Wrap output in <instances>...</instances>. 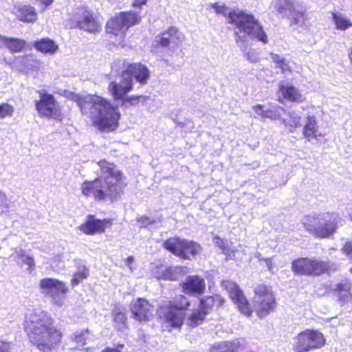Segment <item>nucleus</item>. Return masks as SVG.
Instances as JSON below:
<instances>
[{
	"instance_id": "1",
	"label": "nucleus",
	"mask_w": 352,
	"mask_h": 352,
	"mask_svg": "<svg viewBox=\"0 0 352 352\" xmlns=\"http://www.w3.org/2000/svg\"><path fill=\"white\" fill-rule=\"evenodd\" d=\"M98 165L100 175L81 184L82 195L96 201H117L124 195L127 186L124 173L114 163L104 159L98 161Z\"/></svg>"
},
{
	"instance_id": "2",
	"label": "nucleus",
	"mask_w": 352,
	"mask_h": 352,
	"mask_svg": "<svg viewBox=\"0 0 352 352\" xmlns=\"http://www.w3.org/2000/svg\"><path fill=\"white\" fill-rule=\"evenodd\" d=\"M69 98L75 102L81 113L87 116L91 125L101 132L115 131L119 126L121 114L118 107L110 100L95 94H70Z\"/></svg>"
},
{
	"instance_id": "3",
	"label": "nucleus",
	"mask_w": 352,
	"mask_h": 352,
	"mask_svg": "<svg viewBox=\"0 0 352 352\" xmlns=\"http://www.w3.org/2000/svg\"><path fill=\"white\" fill-rule=\"evenodd\" d=\"M46 311H34L25 316L24 331L29 342L43 352H52L62 342L63 333Z\"/></svg>"
},
{
	"instance_id": "4",
	"label": "nucleus",
	"mask_w": 352,
	"mask_h": 352,
	"mask_svg": "<svg viewBox=\"0 0 352 352\" xmlns=\"http://www.w3.org/2000/svg\"><path fill=\"white\" fill-rule=\"evenodd\" d=\"M228 23L234 25L236 41L243 42L247 36L267 44L268 36L263 26L252 13L244 10H233L228 15Z\"/></svg>"
},
{
	"instance_id": "5",
	"label": "nucleus",
	"mask_w": 352,
	"mask_h": 352,
	"mask_svg": "<svg viewBox=\"0 0 352 352\" xmlns=\"http://www.w3.org/2000/svg\"><path fill=\"white\" fill-rule=\"evenodd\" d=\"M343 219L337 212L305 215L302 221L305 230L317 239H329L336 234Z\"/></svg>"
},
{
	"instance_id": "6",
	"label": "nucleus",
	"mask_w": 352,
	"mask_h": 352,
	"mask_svg": "<svg viewBox=\"0 0 352 352\" xmlns=\"http://www.w3.org/2000/svg\"><path fill=\"white\" fill-rule=\"evenodd\" d=\"M190 305V300L184 294H179L164 301L158 309L164 314V322L171 329L179 330L184 323L186 311Z\"/></svg>"
},
{
	"instance_id": "7",
	"label": "nucleus",
	"mask_w": 352,
	"mask_h": 352,
	"mask_svg": "<svg viewBox=\"0 0 352 352\" xmlns=\"http://www.w3.org/2000/svg\"><path fill=\"white\" fill-rule=\"evenodd\" d=\"M141 16L132 10L123 11L115 14L107 21L104 29L107 34L114 38L119 43L124 42L128 30L138 24Z\"/></svg>"
},
{
	"instance_id": "8",
	"label": "nucleus",
	"mask_w": 352,
	"mask_h": 352,
	"mask_svg": "<svg viewBox=\"0 0 352 352\" xmlns=\"http://www.w3.org/2000/svg\"><path fill=\"white\" fill-rule=\"evenodd\" d=\"M291 270L294 275L319 276L329 274L332 270L329 261L308 256H300L291 262Z\"/></svg>"
},
{
	"instance_id": "9",
	"label": "nucleus",
	"mask_w": 352,
	"mask_h": 352,
	"mask_svg": "<svg viewBox=\"0 0 352 352\" xmlns=\"http://www.w3.org/2000/svg\"><path fill=\"white\" fill-rule=\"evenodd\" d=\"M162 246L167 252L183 260L195 258L201 250L197 242L178 236L167 238L163 241Z\"/></svg>"
},
{
	"instance_id": "10",
	"label": "nucleus",
	"mask_w": 352,
	"mask_h": 352,
	"mask_svg": "<svg viewBox=\"0 0 352 352\" xmlns=\"http://www.w3.org/2000/svg\"><path fill=\"white\" fill-rule=\"evenodd\" d=\"M39 98L35 100V109L41 117L61 122L65 117L55 96L44 90H38Z\"/></svg>"
},
{
	"instance_id": "11",
	"label": "nucleus",
	"mask_w": 352,
	"mask_h": 352,
	"mask_svg": "<svg viewBox=\"0 0 352 352\" xmlns=\"http://www.w3.org/2000/svg\"><path fill=\"white\" fill-rule=\"evenodd\" d=\"M325 344L326 339L322 332L307 329L295 336L293 350L295 352H309L321 349Z\"/></svg>"
},
{
	"instance_id": "12",
	"label": "nucleus",
	"mask_w": 352,
	"mask_h": 352,
	"mask_svg": "<svg viewBox=\"0 0 352 352\" xmlns=\"http://www.w3.org/2000/svg\"><path fill=\"white\" fill-rule=\"evenodd\" d=\"M254 309L258 317L264 318L275 310L276 301L270 286L263 283L258 284L254 287Z\"/></svg>"
},
{
	"instance_id": "13",
	"label": "nucleus",
	"mask_w": 352,
	"mask_h": 352,
	"mask_svg": "<svg viewBox=\"0 0 352 352\" xmlns=\"http://www.w3.org/2000/svg\"><path fill=\"white\" fill-rule=\"evenodd\" d=\"M221 287L227 292L229 298L238 311L246 317H251L254 311L251 302L245 296L238 283L232 280H223Z\"/></svg>"
},
{
	"instance_id": "14",
	"label": "nucleus",
	"mask_w": 352,
	"mask_h": 352,
	"mask_svg": "<svg viewBox=\"0 0 352 352\" xmlns=\"http://www.w3.org/2000/svg\"><path fill=\"white\" fill-rule=\"evenodd\" d=\"M71 28L79 29L85 32L97 34L102 30L101 23L92 11L85 10L80 16L69 19Z\"/></svg>"
},
{
	"instance_id": "15",
	"label": "nucleus",
	"mask_w": 352,
	"mask_h": 352,
	"mask_svg": "<svg viewBox=\"0 0 352 352\" xmlns=\"http://www.w3.org/2000/svg\"><path fill=\"white\" fill-rule=\"evenodd\" d=\"M120 76L126 80L131 79V82L135 80L144 85L150 78V71L147 66L141 62L126 63L123 65Z\"/></svg>"
},
{
	"instance_id": "16",
	"label": "nucleus",
	"mask_w": 352,
	"mask_h": 352,
	"mask_svg": "<svg viewBox=\"0 0 352 352\" xmlns=\"http://www.w3.org/2000/svg\"><path fill=\"white\" fill-rule=\"evenodd\" d=\"M131 318L138 322L146 323L153 316L154 306L146 298L133 299L129 305Z\"/></svg>"
},
{
	"instance_id": "17",
	"label": "nucleus",
	"mask_w": 352,
	"mask_h": 352,
	"mask_svg": "<svg viewBox=\"0 0 352 352\" xmlns=\"http://www.w3.org/2000/svg\"><path fill=\"white\" fill-rule=\"evenodd\" d=\"M113 219L111 218L97 219L94 214H89L86 220L81 223L78 229L86 235H95L102 234L107 228L113 225Z\"/></svg>"
},
{
	"instance_id": "18",
	"label": "nucleus",
	"mask_w": 352,
	"mask_h": 352,
	"mask_svg": "<svg viewBox=\"0 0 352 352\" xmlns=\"http://www.w3.org/2000/svg\"><path fill=\"white\" fill-rule=\"evenodd\" d=\"M182 292L190 296H201L206 289L205 279L199 275H190L179 285Z\"/></svg>"
},
{
	"instance_id": "19",
	"label": "nucleus",
	"mask_w": 352,
	"mask_h": 352,
	"mask_svg": "<svg viewBox=\"0 0 352 352\" xmlns=\"http://www.w3.org/2000/svg\"><path fill=\"white\" fill-rule=\"evenodd\" d=\"M184 39L183 34L177 27L170 26L156 36L155 43L157 46L168 47L171 43L178 46Z\"/></svg>"
},
{
	"instance_id": "20",
	"label": "nucleus",
	"mask_w": 352,
	"mask_h": 352,
	"mask_svg": "<svg viewBox=\"0 0 352 352\" xmlns=\"http://www.w3.org/2000/svg\"><path fill=\"white\" fill-rule=\"evenodd\" d=\"M107 89L115 101H122L133 89V82H131V79L122 78L120 82L111 81Z\"/></svg>"
},
{
	"instance_id": "21",
	"label": "nucleus",
	"mask_w": 352,
	"mask_h": 352,
	"mask_svg": "<svg viewBox=\"0 0 352 352\" xmlns=\"http://www.w3.org/2000/svg\"><path fill=\"white\" fill-rule=\"evenodd\" d=\"M332 292L340 306L349 303L352 301V281L349 278L342 280L336 284Z\"/></svg>"
},
{
	"instance_id": "22",
	"label": "nucleus",
	"mask_w": 352,
	"mask_h": 352,
	"mask_svg": "<svg viewBox=\"0 0 352 352\" xmlns=\"http://www.w3.org/2000/svg\"><path fill=\"white\" fill-rule=\"evenodd\" d=\"M278 91L280 92L282 96V100L278 99L280 102L285 100L287 102L299 104L306 100L305 96L298 87L293 85L280 84L278 85Z\"/></svg>"
},
{
	"instance_id": "23",
	"label": "nucleus",
	"mask_w": 352,
	"mask_h": 352,
	"mask_svg": "<svg viewBox=\"0 0 352 352\" xmlns=\"http://www.w3.org/2000/svg\"><path fill=\"white\" fill-rule=\"evenodd\" d=\"M12 13L16 19L24 23H34L37 21L38 14L36 8L30 4H17L12 9Z\"/></svg>"
},
{
	"instance_id": "24",
	"label": "nucleus",
	"mask_w": 352,
	"mask_h": 352,
	"mask_svg": "<svg viewBox=\"0 0 352 352\" xmlns=\"http://www.w3.org/2000/svg\"><path fill=\"white\" fill-rule=\"evenodd\" d=\"M225 299L218 294L208 295L199 298L197 309L208 316L213 309L217 303V307H223L225 304Z\"/></svg>"
},
{
	"instance_id": "25",
	"label": "nucleus",
	"mask_w": 352,
	"mask_h": 352,
	"mask_svg": "<svg viewBox=\"0 0 352 352\" xmlns=\"http://www.w3.org/2000/svg\"><path fill=\"white\" fill-rule=\"evenodd\" d=\"M39 287L43 292L47 294L54 292L56 294H65L68 291L64 282L52 278L41 279L39 282Z\"/></svg>"
},
{
	"instance_id": "26",
	"label": "nucleus",
	"mask_w": 352,
	"mask_h": 352,
	"mask_svg": "<svg viewBox=\"0 0 352 352\" xmlns=\"http://www.w3.org/2000/svg\"><path fill=\"white\" fill-rule=\"evenodd\" d=\"M111 316L115 328L118 331H124L128 328V319L122 305H115L111 311Z\"/></svg>"
},
{
	"instance_id": "27",
	"label": "nucleus",
	"mask_w": 352,
	"mask_h": 352,
	"mask_svg": "<svg viewBox=\"0 0 352 352\" xmlns=\"http://www.w3.org/2000/svg\"><path fill=\"white\" fill-rule=\"evenodd\" d=\"M302 134L308 141L322 136L321 133H318V122L314 116H308L306 118V122L302 129Z\"/></svg>"
},
{
	"instance_id": "28",
	"label": "nucleus",
	"mask_w": 352,
	"mask_h": 352,
	"mask_svg": "<svg viewBox=\"0 0 352 352\" xmlns=\"http://www.w3.org/2000/svg\"><path fill=\"white\" fill-rule=\"evenodd\" d=\"M33 46L37 51L43 54H54L58 48V45L47 37L35 41Z\"/></svg>"
},
{
	"instance_id": "29",
	"label": "nucleus",
	"mask_w": 352,
	"mask_h": 352,
	"mask_svg": "<svg viewBox=\"0 0 352 352\" xmlns=\"http://www.w3.org/2000/svg\"><path fill=\"white\" fill-rule=\"evenodd\" d=\"M207 316L200 310L194 309L187 317L186 325L190 328H195L201 325L206 320Z\"/></svg>"
},
{
	"instance_id": "30",
	"label": "nucleus",
	"mask_w": 352,
	"mask_h": 352,
	"mask_svg": "<svg viewBox=\"0 0 352 352\" xmlns=\"http://www.w3.org/2000/svg\"><path fill=\"white\" fill-rule=\"evenodd\" d=\"M26 47L27 43L25 40L15 37H8L6 48L10 53H20L24 51Z\"/></svg>"
},
{
	"instance_id": "31",
	"label": "nucleus",
	"mask_w": 352,
	"mask_h": 352,
	"mask_svg": "<svg viewBox=\"0 0 352 352\" xmlns=\"http://www.w3.org/2000/svg\"><path fill=\"white\" fill-rule=\"evenodd\" d=\"M274 8L278 14L283 17H287L294 8L293 0H276Z\"/></svg>"
},
{
	"instance_id": "32",
	"label": "nucleus",
	"mask_w": 352,
	"mask_h": 352,
	"mask_svg": "<svg viewBox=\"0 0 352 352\" xmlns=\"http://www.w3.org/2000/svg\"><path fill=\"white\" fill-rule=\"evenodd\" d=\"M270 56L273 62L276 64V67L280 69L282 73L285 74L292 72L293 69L289 65V62L285 58L274 53H271Z\"/></svg>"
},
{
	"instance_id": "33",
	"label": "nucleus",
	"mask_w": 352,
	"mask_h": 352,
	"mask_svg": "<svg viewBox=\"0 0 352 352\" xmlns=\"http://www.w3.org/2000/svg\"><path fill=\"white\" fill-rule=\"evenodd\" d=\"M89 275V268L82 265L78 271L74 273L71 279V285L75 287L83 280H86Z\"/></svg>"
},
{
	"instance_id": "34",
	"label": "nucleus",
	"mask_w": 352,
	"mask_h": 352,
	"mask_svg": "<svg viewBox=\"0 0 352 352\" xmlns=\"http://www.w3.org/2000/svg\"><path fill=\"white\" fill-rule=\"evenodd\" d=\"M287 17L292 25L303 24L307 19L305 10H295L294 8Z\"/></svg>"
},
{
	"instance_id": "35",
	"label": "nucleus",
	"mask_w": 352,
	"mask_h": 352,
	"mask_svg": "<svg viewBox=\"0 0 352 352\" xmlns=\"http://www.w3.org/2000/svg\"><path fill=\"white\" fill-rule=\"evenodd\" d=\"M331 15L337 30H345L352 27V22L343 17L341 14L332 12Z\"/></svg>"
},
{
	"instance_id": "36",
	"label": "nucleus",
	"mask_w": 352,
	"mask_h": 352,
	"mask_svg": "<svg viewBox=\"0 0 352 352\" xmlns=\"http://www.w3.org/2000/svg\"><path fill=\"white\" fill-rule=\"evenodd\" d=\"M149 97L144 95L126 96L121 102L126 106H138L140 103H144Z\"/></svg>"
},
{
	"instance_id": "37",
	"label": "nucleus",
	"mask_w": 352,
	"mask_h": 352,
	"mask_svg": "<svg viewBox=\"0 0 352 352\" xmlns=\"http://www.w3.org/2000/svg\"><path fill=\"white\" fill-rule=\"evenodd\" d=\"M14 112V107L8 102L0 103V118L12 117Z\"/></svg>"
},
{
	"instance_id": "38",
	"label": "nucleus",
	"mask_w": 352,
	"mask_h": 352,
	"mask_svg": "<svg viewBox=\"0 0 352 352\" xmlns=\"http://www.w3.org/2000/svg\"><path fill=\"white\" fill-rule=\"evenodd\" d=\"M279 109L280 107L275 105L273 106L272 108L265 110V112L263 113V118H267L272 120L278 119L280 117Z\"/></svg>"
},
{
	"instance_id": "39",
	"label": "nucleus",
	"mask_w": 352,
	"mask_h": 352,
	"mask_svg": "<svg viewBox=\"0 0 352 352\" xmlns=\"http://www.w3.org/2000/svg\"><path fill=\"white\" fill-rule=\"evenodd\" d=\"M340 251L343 255L352 261V240L345 241L342 244Z\"/></svg>"
},
{
	"instance_id": "40",
	"label": "nucleus",
	"mask_w": 352,
	"mask_h": 352,
	"mask_svg": "<svg viewBox=\"0 0 352 352\" xmlns=\"http://www.w3.org/2000/svg\"><path fill=\"white\" fill-rule=\"evenodd\" d=\"M162 278L168 280H176L177 276L172 267H166L162 274Z\"/></svg>"
},
{
	"instance_id": "41",
	"label": "nucleus",
	"mask_w": 352,
	"mask_h": 352,
	"mask_svg": "<svg viewBox=\"0 0 352 352\" xmlns=\"http://www.w3.org/2000/svg\"><path fill=\"white\" fill-rule=\"evenodd\" d=\"M88 331H82L80 332H76L72 336V340L76 343L85 344L86 342L85 335Z\"/></svg>"
},
{
	"instance_id": "42",
	"label": "nucleus",
	"mask_w": 352,
	"mask_h": 352,
	"mask_svg": "<svg viewBox=\"0 0 352 352\" xmlns=\"http://www.w3.org/2000/svg\"><path fill=\"white\" fill-rule=\"evenodd\" d=\"M124 347V344H117L115 347L107 346L104 348L100 352H122Z\"/></svg>"
},
{
	"instance_id": "43",
	"label": "nucleus",
	"mask_w": 352,
	"mask_h": 352,
	"mask_svg": "<svg viewBox=\"0 0 352 352\" xmlns=\"http://www.w3.org/2000/svg\"><path fill=\"white\" fill-rule=\"evenodd\" d=\"M17 256L19 258H23L25 257L24 262L30 267V268L32 269L34 267V258L32 256H25L24 253H21L20 254H18Z\"/></svg>"
},
{
	"instance_id": "44",
	"label": "nucleus",
	"mask_w": 352,
	"mask_h": 352,
	"mask_svg": "<svg viewBox=\"0 0 352 352\" xmlns=\"http://www.w3.org/2000/svg\"><path fill=\"white\" fill-rule=\"evenodd\" d=\"M210 6L214 8L216 12L219 14L224 13L226 10V6L224 4L219 5L218 3H211Z\"/></svg>"
},
{
	"instance_id": "45",
	"label": "nucleus",
	"mask_w": 352,
	"mask_h": 352,
	"mask_svg": "<svg viewBox=\"0 0 352 352\" xmlns=\"http://www.w3.org/2000/svg\"><path fill=\"white\" fill-rule=\"evenodd\" d=\"M137 222L140 223V226L146 227V226L151 224L152 222L150 221L149 218L146 216H141L137 219Z\"/></svg>"
},
{
	"instance_id": "46",
	"label": "nucleus",
	"mask_w": 352,
	"mask_h": 352,
	"mask_svg": "<svg viewBox=\"0 0 352 352\" xmlns=\"http://www.w3.org/2000/svg\"><path fill=\"white\" fill-rule=\"evenodd\" d=\"M253 110L255 111V113L261 117H263V113L265 112L264 110V106L260 104H257L256 105H254L252 107Z\"/></svg>"
},
{
	"instance_id": "47",
	"label": "nucleus",
	"mask_w": 352,
	"mask_h": 352,
	"mask_svg": "<svg viewBox=\"0 0 352 352\" xmlns=\"http://www.w3.org/2000/svg\"><path fill=\"white\" fill-rule=\"evenodd\" d=\"M0 352H10V347L8 342L0 341Z\"/></svg>"
},
{
	"instance_id": "48",
	"label": "nucleus",
	"mask_w": 352,
	"mask_h": 352,
	"mask_svg": "<svg viewBox=\"0 0 352 352\" xmlns=\"http://www.w3.org/2000/svg\"><path fill=\"white\" fill-rule=\"evenodd\" d=\"M148 0H133L132 6L134 8H141L146 3Z\"/></svg>"
},
{
	"instance_id": "49",
	"label": "nucleus",
	"mask_w": 352,
	"mask_h": 352,
	"mask_svg": "<svg viewBox=\"0 0 352 352\" xmlns=\"http://www.w3.org/2000/svg\"><path fill=\"white\" fill-rule=\"evenodd\" d=\"M8 36L0 34V48L6 47L8 41Z\"/></svg>"
},
{
	"instance_id": "50",
	"label": "nucleus",
	"mask_w": 352,
	"mask_h": 352,
	"mask_svg": "<svg viewBox=\"0 0 352 352\" xmlns=\"http://www.w3.org/2000/svg\"><path fill=\"white\" fill-rule=\"evenodd\" d=\"M134 261V258L133 256H129L126 258V264L129 265Z\"/></svg>"
},
{
	"instance_id": "51",
	"label": "nucleus",
	"mask_w": 352,
	"mask_h": 352,
	"mask_svg": "<svg viewBox=\"0 0 352 352\" xmlns=\"http://www.w3.org/2000/svg\"><path fill=\"white\" fill-rule=\"evenodd\" d=\"M348 58L350 60V63L352 64V47L349 50Z\"/></svg>"
},
{
	"instance_id": "52",
	"label": "nucleus",
	"mask_w": 352,
	"mask_h": 352,
	"mask_svg": "<svg viewBox=\"0 0 352 352\" xmlns=\"http://www.w3.org/2000/svg\"><path fill=\"white\" fill-rule=\"evenodd\" d=\"M222 352H235L234 349L232 346H228L224 351Z\"/></svg>"
},
{
	"instance_id": "53",
	"label": "nucleus",
	"mask_w": 352,
	"mask_h": 352,
	"mask_svg": "<svg viewBox=\"0 0 352 352\" xmlns=\"http://www.w3.org/2000/svg\"><path fill=\"white\" fill-rule=\"evenodd\" d=\"M33 61L37 63L38 65L40 63V61L36 59H33Z\"/></svg>"
},
{
	"instance_id": "54",
	"label": "nucleus",
	"mask_w": 352,
	"mask_h": 352,
	"mask_svg": "<svg viewBox=\"0 0 352 352\" xmlns=\"http://www.w3.org/2000/svg\"><path fill=\"white\" fill-rule=\"evenodd\" d=\"M349 272L350 273L352 274V266L351 267V268L349 269Z\"/></svg>"
},
{
	"instance_id": "55",
	"label": "nucleus",
	"mask_w": 352,
	"mask_h": 352,
	"mask_svg": "<svg viewBox=\"0 0 352 352\" xmlns=\"http://www.w3.org/2000/svg\"><path fill=\"white\" fill-rule=\"evenodd\" d=\"M351 221H352V216L351 217Z\"/></svg>"
}]
</instances>
